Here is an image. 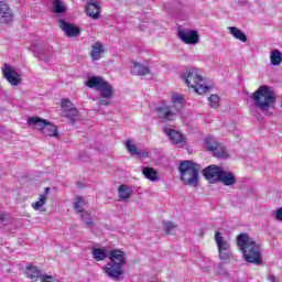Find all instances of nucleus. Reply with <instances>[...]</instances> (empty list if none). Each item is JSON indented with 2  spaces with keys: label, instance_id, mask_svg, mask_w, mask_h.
<instances>
[{
  "label": "nucleus",
  "instance_id": "nucleus-30",
  "mask_svg": "<svg viewBox=\"0 0 282 282\" xmlns=\"http://www.w3.org/2000/svg\"><path fill=\"white\" fill-rule=\"evenodd\" d=\"M65 10H67V7H65L62 0H53V12L55 14H63Z\"/></svg>",
  "mask_w": 282,
  "mask_h": 282
},
{
  "label": "nucleus",
  "instance_id": "nucleus-20",
  "mask_svg": "<svg viewBox=\"0 0 282 282\" xmlns=\"http://www.w3.org/2000/svg\"><path fill=\"white\" fill-rule=\"evenodd\" d=\"M25 274L28 279H31V282H37L39 279L41 281V278L44 276L43 272L39 270V268L32 265L26 267Z\"/></svg>",
  "mask_w": 282,
  "mask_h": 282
},
{
  "label": "nucleus",
  "instance_id": "nucleus-9",
  "mask_svg": "<svg viewBox=\"0 0 282 282\" xmlns=\"http://www.w3.org/2000/svg\"><path fill=\"white\" fill-rule=\"evenodd\" d=\"M61 107L63 109L62 116L63 118H68L72 124L76 123V118H78V109L69 99H63Z\"/></svg>",
  "mask_w": 282,
  "mask_h": 282
},
{
  "label": "nucleus",
  "instance_id": "nucleus-12",
  "mask_svg": "<svg viewBox=\"0 0 282 282\" xmlns=\"http://www.w3.org/2000/svg\"><path fill=\"white\" fill-rule=\"evenodd\" d=\"M178 39L186 45H197L199 43V34L195 30H178Z\"/></svg>",
  "mask_w": 282,
  "mask_h": 282
},
{
  "label": "nucleus",
  "instance_id": "nucleus-10",
  "mask_svg": "<svg viewBox=\"0 0 282 282\" xmlns=\"http://www.w3.org/2000/svg\"><path fill=\"white\" fill-rule=\"evenodd\" d=\"M100 12H102V6L98 0H87L86 3V14L90 17L93 21H98L100 19Z\"/></svg>",
  "mask_w": 282,
  "mask_h": 282
},
{
  "label": "nucleus",
  "instance_id": "nucleus-17",
  "mask_svg": "<svg viewBox=\"0 0 282 282\" xmlns=\"http://www.w3.org/2000/svg\"><path fill=\"white\" fill-rule=\"evenodd\" d=\"M223 169L217 165H209L203 170V175L208 182L215 183L219 182V175H221Z\"/></svg>",
  "mask_w": 282,
  "mask_h": 282
},
{
  "label": "nucleus",
  "instance_id": "nucleus-25",
  "mask_svg": "<svg viewBox=\"0 0 282 282\" xmlns=\"http://www.w3.org/2000/svg\"><path fill=\"white\" fill-rule=\"evenodd\" d=\"M228 30L231 36H234V39H237V41H241V43L248 42V36H246V33H243V31H241L237 26H229Z\"/></svg>",
  "mask_w": 282,
  "mask_h": 282
},
{
  "label": "nucleus",
  "instance_id": "nucleus-29",
  "mask_svg": "<svg viewBox=\"0 0 282 282\" xmlns=\"http://www.w3.org/2000/svg\"><path fill=\"white\" fill-rule=\"evenodd\" d=\"M142 174H143L144 177H147V180H149L150 182H158V171H155V169L145 166V167H143V170H142Z\"/></svg>",
  "mask_w": 282,
  "mask_h": 282
},
{
  "label": "nucleus",
  "instance_id": "nucleus-7",
  "mask_svg": "<svg viewBox=\"0 0 282 282\" xmlns=\"http://www.w3.org/2000/svg\"><path fill=\"white\" fill-rule=\"evenodd\" d=\"M215 242L218 248V254H219L220 261H228V259H230L231 257L230 242H228V239L224 238V236H221V232L216 231Z\"/></svg>",
  "mask_w": 282,
  "mask_h": 282
},
{
  "label": "nucleus",
  "instance_id": "nucleus-14",
  "mask_svg": "<svg viewBox=\"0 0 282 282\" xmlns=\"http://www.w3.org/2000/svg\"><path fill=\"white\" fill-rule=\"evenodd\" d=\"M58 28L69 36V39H76V36H80V28L75 24L67 23L65 20H58Z\"/></svg>",
  "mask_w": 282,
  "mask_h": 282
},
{
  "label": "nucleus",
  "instance_id": "nucleus-4",
  "mask_svg": "<svg viewBox=\"0 0 282 282\" xmlns=\"http://www.w3.org/2000/svg\"><path fill=\"white\" fill-rule=\"evenodd\" d=\"M181 182L185 186L197 187L199 184V171L202 166L193 161H183L178 166Z\"/></svg>",
  "mask_w": 282,
  "mask_h": 282
},
{
  "label": "nucleus",
  "instance_id": "nucleus-27",
  "mask_svg": "<svg viewBox=\"0 0 282 282\" xmlns=\"http://www.w3.org/2000/svg\"><path fill=\"white\" fill-rule=\"evenodd\" d=\"M42 133L48 135L50 138H58V128L52 122L47 121V124L42 130Z\"/></svg>",
  "mask_w": 282,
  "mask_h": 282
},
{
  "label": "nucleus",
  "instance_id": "nucleus-33",
  "mask_svg": "<svg viewBox=\"0 0 282 282\" xmlns=\"http://www.w3.org/2000/svg\"><path fill=\"white\" fill-rule=\"evenodd\" d=\"M208 100L209 107H212L213 109H217V107H219V96L212 95Z\"/></svg>",
  "mask_w": 282,
  "mask_h": 282
},
{
  "label": "nucleus",
  "instance_id": "nucleus-6",
  "mask_svg": "<svg viewBox=\"0 0 282 282\" xmlns=\"http://www.w3.org/2000/svg\"><path fill=\"white\" fill-rule=\"evenodd\" d=\"M86 87L99 91V98H113V86L100 76H93L86 82Z\"/></svg>",
  "mask_w": 282,
  "mask_h": 282
},
{
  "label": "nucleus",
  "instance_id": "nucleus-19",
  "mask_svg": "<svg viewBox=\"0 0 282 282\" xmlns=\"http://www.w3.org/2000/svg\"><path fill=\"white\" fill-rule=\"evenodd\" d=\"M50 191H51L50 187H45L44 193L40 194L39 200L35 203H32V208L34 210H41V207L47 204V199H50Z\"/></svg>",
  "mask_w": 282,
  "mask_h": 282
},
{
  "label": "nucleus",
  "instance_id": "nucleus-16",
  "mask_svg": "<svg viewBox=\"0 0 282 282\" xmlns=\"http://www.w3.org/2000/svg\"><path fill=\"white\" fill-rule=\"evenodd\" d=\"M164 133L170 138L171 142L176 144L177 147H184L186 144V138L180 131L171 129V128H164Z\"/></svg>",
  "mask_w": 282,
  "mask_h": 282
},
{
  "label": "nucleus",
  "instance_id": "nucleus-39",
  "mask_svg": "<svg viewBox=\"0 0 282 282\" xmlns=\"http://www.w3.org/2000/svg\"><path fill=\"white\" fill-rule=\"evenodd\" d=\"M86 226H94V220L91 218H88L86 221H85Z\"/></svg>",
  "mask_w": 282,
  "mask_h": 282
},
{
  "label": "nucleus",
  "instance_id": "nucleus-26",
  "mask_svg": "<svg viewBox=\"0 0 282 282\" xmlns=\"http://www.w3.org/2000/svg\"><path fill=\"white\" fill-rule=\"evenodd\" d=\"M83 196H76V198H75V204H74V208H75V210H77V213L79 214V215H82V219H85V217H90V214L89 213H87V210H85L84 208H83Z\"/></svg>",
  "mask_w": 282,
  "mask_h": 282
},
{
  "label": "nucleus",
  "instance_id": "nucleus-36",
  "mask_svg": "<svg viewBox=\"0 0 282 282\" xmlns=\"http://www.w3.org/2000/svg\"><path fill=\"white\" fill-rule=\"evenodd\" d=\"M109 105H111V99L100 98L98 101L99 107H109Z\"/></svg>",
  "mask_w": 282,
  "mask_h": 282
},
{
  "label": "nucleus",
  "instance_id": "nucleus-15",
  "mask_svg": "<svg viewBox=\"0 0 282 282\" xmlns=\"http://www.w3.org/2000/svg\"><path fill=\"white\" fill-rule=\"evenodd\" d=\"M13 20L14 15L12 14L10 7L4 3L3 0H0V25H8L9 23H12Z\"/></svg>",
  "mask_w": 282,
  "mask_h": 282
},
{
  "label": "nucleus",
  "instance_id": "nucleus-2",
  "mask_svg": "<svg viewBox=\"0 0 282 282\" xmlns=\"http://www.w3.org/2000/svg\"><path fill=\"white\" fill-rule=\"evenodd\" d=\"M236 243L242 252V257L247 263L261 265L263 263V253H261V245L248 234H239Z\"/></svg>",
  "mask_w": 282,
  "mask_h": 282
},
{
  "label": "nucleus",
  "instance_id": "nucleus-35",
  "mask_svg": "<svg viewBox=\"0 0 282 282\" xmlns=\"http://www.w3.org/2000/svg\"><path fill=\"white\" fill-rule=\"evenodd\" d=\"M41 282H61V281H58V279H56L53 275H42Z\"/></svg>",
  "mask_w": 282,
  "mask_h": 282
},
{
  "label": "nucleus",
  "instance_id": "nucleus-21",
  "mask_svg": "<svg viewBox=\"0 0 282 282\" xmlns=\"http://www.w3.org/2000/svg\"><path fill=\"white\" fill-rule=\"evenodd\" d=\"M47 120L41 118V117H30L28 119V124H32L34 129H37L39 131H44L45 127H47Z\"/></svg>",
  "mask_w": 282,
  "mask_h": 282
},
{
  "label": "nucleus",
  "instance_id": "nucleus-28",
  "mask_svg": "<svg viewBox=\"0 0 282 282\" xmlns=\"http://www.w3.org/2000/svg\"><path fill=\"white\" fill-rule=\"evenodd\" d=\"M126 149H127V151H129L131 153V155H138L139 158H145L147 156L144 154V152L138 150V148L135 147V144H133L131 139H128L126 141Z\"/></svg>",
  "mask_w": 282,
  "mask_h": 282
},
{
  "label": "nucleus",
  "instance_id": "nucleus-32",
  "mask_svg": "<svg viewBox=\"0 0 282 282\" xmlns=\"http://www.w3.org/2000/svg\"><path fill=\"white\" fill-rule=\"evenodd\" d=\"M164 228H165L166 235H175L177 225H175V223L167 221V223H165Z\"/></svg>",
  "mask_w": 282,
  "mask_h": 282
},
{
  "label": "nucleus",
  "instance_id": "nucleus-8",
  "mask_svg": "<svg viewBox=\"0 0 282 282\" xmlns=\"http://www.w3.org/2000/svg\"><path fill=\"white\" fill-rule=\"evenodd\" d=\"M178 109H175V106H169L166 102H162L159 107L155 108L158 118L163 120V122H171L177 118Z\"/></svg>",
  "mask_w": 282,
  "mask_h": 282
},
{
  "label": "nucleus",
  "instance_id": "nucleus-37",
  "mask_svg": "<svg viewBox=\"0 0 282 282\" xmlns=\"http://www.w3.org/2000/svg\"><path fill=\"white\" fill-rule=\"evenodd\" d=\"M275 219H278V221H282V207L278 208Z\"/></svg>",
  "mask_w": 282,
  "mask_h": 282
},
{
  "label": "nucleus",
  "instance_id": "nucleus-24",
  "mask_svg": "<svg viewBox=\"0 0 282 282\" xmlns=\"http://www.w3.org/2000/svg\"><path fill=\"white\" fill-rule=\"evenodd\" d=\"M132 73H134L135 76H147L151 74V68H149V66H143L138 62H133Z\"/></svg>",
  "mask_w": 282,
  "mask_h": 282
},
{
  "label": "nucleus",
  "instance_id": "nucleus-5",
  "mask_svg": "<svg viewBox=\"0 0 282 282\" xmlns=\"http://www.w3.org/2000/svg\"><path fill=\"white\" fill-rule=\"evenodd\" d=\"M185 83L189 89H194L199 96H204L207 91H210V86L206 84V80L197 74L196 69H189L184 76Z\"/></svg>",
  "mask_w": 282,
  "mask_h": 282
},
{
  "label": "nucleus",
  "instance_id": "nucleus-38",
  "mask_svg": "<svg viewBox=\"0 0 282 282\" xmlns=\"http://www.w3.org/2000/svg\"><path fill=\"white\" fill-rule=\"evenodd\" d=\"M0 221H8V215L6 213H0Z\"/></svg>",
  "mask_w": 282,
  "mask_h": 282
},
{
  "label": "nucleus",
  "instance_id": "nucleus-18",
  "mask_svg": "<svg viewBox=\"0 0 282 282\" xmlns=\"http://www.w3.org/2000/svg\"><path fill=\"white\" fill-rule=\"evenodd\" d=\"M218 182L224 184V186H235V184H237V177L232 172L221 170Z\"/></svg>",
  "mask_w": 282,
  "mask_h": 282
},
{
  "label": "nucleus",
  "instance_id": "nucleus-22",
  "mask_svg": "<svg viewBox=\"0 0 282 282\" xmlns=\"http://www.w3.org/2000/svg\"><path fill=\"white\" fill-rule=\"evenodd\" d=\"M104 52H105V46H102V43L96 42L91 46L90 56L94 61H100V58H102Z\"/></svg>",
  "mask_w": 282,
  "mask_h": 282
},
{
  "label": "nucleus",
  "instance_id": "nucleus-11",
  "mask_svg": "<svg viewBox=\"0 0 282 282\" xmlns=\"http://www.w3.org/2000/svg\"><path fill=\"white\" fill-rule=\"evenodd\" d=\"M205 145L207 151H212L215 158H224L226 155V148L221 147L215 139L207 137L205 139Z\"/></svg>",
  "mask_w": 282,
  "mask_h": 282
},
{
  "label": "nucleus",
  "instance_id": "nucleus-31",
  "mask_svg": "<svg viewBox=\"0 0 282 282\" xmlns=\"http://www.w3.org/2000/svg\"><path fill=\"white\" fill-rule=\"evenodd\" d=\"M271 65H279L280 63H282V53L279 50H274L271 52Z\"/></svg>",
  "mask_w": 282,
  "mask_h": 282
},
{
  "label": "nucleus",
  "instance_id": "nucleus-1",
  "mask_svg": "<svg viewBox=\"0 0 282 282\" xmlns=\"http://www.w3.org/2000/svg\"><path fill=\"white\" fill-rule=\"evenodd\" d=\"M93 257L95 261H105V259H109V262L102 268L104 273L108 276V279H112V281H120L122 276H124L123 267L127 265V253L124 251L117 249L105 252V249L95 248L93 249Z\"/></svg>",
  "mask_w": 282,
  "mask_h": 282
},
{
  "label": "nucleus",
  "instance_id": "nucleus-3",
  "mask_svg": "<svg viewBox=\"0 0 282 282\" xmlns=\"http://www.w3.org/2000/svg\"><path fill=\"white\" fill-rule=\"evenodd\" d=\"M251 100L260 111H270L276 105V94L269 86L262 85L251 94Z\"/></svg>",
  "mask_w": 282,
  "mask_h": 282
},
{
  "label": "nucleus",
  "instance_id": "nucleus-40",
  "mask_svg": "<svg viewBox=\"0 0 282 282\" xmlns=\"http://www.w3.org/2000/svg\"><path fill=\"white\" fill-rule=\"evenodd\" d=\"M269 281H271V282H276V278H275L274 275H270V276H269Z\"/></svg>",
  "mask_w": 282,
  "mask_h": 282
},
{
  "label": "nucleus",
  "instance_id": "nucleus-34",
  "mask_svg": "<svg viewBox=\"0 0 282 282\" xmlns=\"http://www.w3.org/2000/svg\"><path fill=\"white\" fill-rule=\"evenodd\" d=\"M172 102L174 105H184V96H182V95L172 96Z\"/></svg>",
  "mask_w": 282,
  "mask_h": 282
},
{
  "label": "nucleus",
  "instance_id": "nucleus-13",
  "mask_svg": "<svg viewBox=\"0 0 282 282\" xmlns=\"http://www.w3.org/2000/svg\"><path fill=\"white\" fill-rule=\"evenodd\" d=\"M3 76L6 80L9 82V85H12L13 87L21 85V75H19V73H17V70L9 64L3 65Z\"/></svg>",
  "mask_w": 282,
  "mask_h": 282
},
{
  "label": "nucleus",
  "instance_id": "nucleus-23",
  "mask_svg": "<svg viewBox=\"0 0 282 282\" xmlns=\"http://www.w3.org/2000/svg\"><path fill=\"white\" fill-rule=\"evenodd\" d=\"M119 199L120 202H127V199H131V195H133V189L128 185H120L118 188Z\"/></svg>",
  "mask_w": 282,
  "mask_h": 282
}]
</instances>
